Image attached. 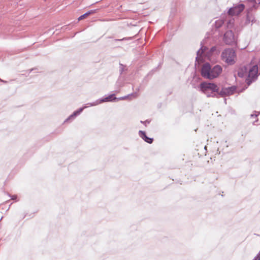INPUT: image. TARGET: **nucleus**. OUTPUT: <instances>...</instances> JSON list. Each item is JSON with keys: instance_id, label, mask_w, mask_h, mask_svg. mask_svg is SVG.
Here are the masks:
<instances>
[{"instance_id": "obj_10", "label": "nucleus", "mask_w": 260, "mask_h": 260, "mask_svg": "<svg viewBox=\"0 0 260 260\" xmlns=\"http://www.w3.org/2000/svg\"><path fill=\"white\" fill-rule=\"evenodd\" d=\"M87 106H83L79 108L78 110L74 111L72 114L69 116L64 121V123L70 122L73 121L77 116L79 115L83 110L86 108Z\"/></svg>"}, {"instance_id": "obj_7", "label": "nucleus", "mask_w": 260, "mask_h": 260, "mask_svg": "<svg viewBox=\"0 0 260 260\" xmlns=\"http://www.w3.org/2000/svg\"><path fill=\"white\" fill-rule=\"evenodd\" d=\"M244 7L245 6L243 4L237 5L229 10L228 14L231 16L238 15L243 11Z\"/></svg>"}, {"instance_id": "obj_12", "label": "nucleus", "mask_w": 260, "mask_h": 260, "mask_svg": "<svg viewBox=\"0 0 260 260\" xmlns=\"http://www.w3.org/2000/svg\"><path fill=\"white\" fill-rule=\"evenodd\" d=\"M129 96H133L134 98H136L137 96V94L136 93H134L131 94H129L127 96L120 97L119 98H117L118 100H124L127 99Z\"/></svg>"}, {"instance_id": "obj_24", "label": "nucleus", "mask_w": 260, "mask_h": 260, "mask_svg": "<svg viewBox=\"0 0 260 260\" xmlns=\"http://www.w3.org/2000/svg\"><path fill=\"white\" fill-rule=\"evenodd\" d=\"M255 0H249V2H253V1H254Z\"/></svg>"}, {"instance_id": "obj_4", "label": "nucleus", "mask_w": 260, "mask_h": 260, "mask_svg": "<svg viewBox=\"0 0 260 260\" xmlns=\"http://www.w3.org/2000/svg\"><path fill=\"white\" fill-rule=\"evenodd\" d=\"M216 50V48L215 46L211 47L208 50V48L202 46L197 52L196 61H198V62H202L204 57L210 59V56Z\"/></svg>"}, {"instance_id": "obj_9", "label": "nucleus", "mask_w": 260, "mask_h": 260, "mask_svg": "<svg viewBox=\"0 0 260 260\" xmlns=\"http://www.w3.org/2000/svg\"><path fill=\"white\" fill-rule=\"evenodd\" d=\"M116 99L117 98L115 96V94H112L106 98H102L96 100L93 102V104H90V105H98L101 103L110 101L112 102Z\"/></svg>"}, {"instance_id": "obj_19", "label": "nucleus", "mask_w": 260, "mask_h": 260, "mask_svg": "<svg viewBox=\"0 0 260 260\" xmlns=\"http://www.w3.org/2000/svg\"><path fill=\"white\" fill-rule=\"evenodd\" d=\"M93 102H92V103H88L85 104L84 106H87V107H86V108H88L89 107L95 106V105H90V104H93Z\"/></svg>"}, {"instance_id": "obj_16", "label": "nucleus", "mask_w": 260, "mask_h": 260, "mask_svg": "<svg viewBox=\"0 0 260 260\" xmlns=\"http://www.w3.org/2000/svg\"><path fill=\"white\" fill-rule=\"evenodd\" d=\"M246 21L248 22H253L252 16L250 15L249 13L247 14Z\"/></svg>"}, {"instance_id": "obj_3", "label": "nucleus", "mask_w": 260, "mask_h": 260, "mask_svg": "<svg viewBox=\"0 0 260 260\" xmlns=\"http://www.w3.org/2000/svg\"><path fill=\"white\" fill-rule=\"evenodd\" d=\"M200 90L207 95V97H218L219 87L217 85L212 83L202 82L199 86Z\"/></svg>"}, {"instance_id": "obj_17", "label": "nucleus", "mask_w": 260, "mask_h": 260, "mask_svg": "<svg viewBox=\"0 0 260 260\" xmlns=\"http://www.w3.org/2000/svg\"><path fill=\"white\" fill-rule=\"evenodd\" d=\"M124 68H125L124 66H123L122 64H120V72L121 74H122V73L124 71Z\"/></svg>"}, {"instance_id": "obj_8", "label": "nucleus", "mask_w": 260, "mask_h": 260, "mask_svg": "<svg viewBox=\"0 0 260 260\" xmlns=\"http://www.w3.org/2000/svg\"><path fill=\"white\" fill-rule=\"evenodd\" d=\"M236 90L235 86L222 88L220 91L218 90V95L221 96H228L233 94Z\"/></svg>"}, {"instance_id": "obj_22", "label": "nucleus", "mask_w": 260, "mask_h": 260, "mask_svg": "<svg viewBox=\"0 0 260 260\" xmlns=\"http://www.w3.org/2000/svg\"><path fill=\"white\" fill-rule=\"evenodd\" d=\"M141 123H144L145 124L149 123L150 121L148 120H146L145 121L143 122L142 121H141Z\"/></svg>"}, {"instance_id": "obj_21", "label": "nucleus", "mask_w": 260, "mask_h": 260, "mask_svg": "<svg viewBox=\"0 0 260 260\" xmlns=\"http://www.w3.org/2000/svg\"><path fill=\"white\" fill-rule=\"evenodd\" d=\"M127 39L126 38H124L122 39H115V41H123V40H126Z\"/></svg>"}, {"instance_id": "obj_23", "label": "nucleus", "mask_w": 260, "mask_h": 260, "mask_svg": "<svg viewBox=\"0 0 260 260\" xmlns=\"http://www.w3.org/2000/svg\"><path fill=\"white\" fill-rule=\"evenodd\" d=\"M1 82H4V83H7V81H4V80H1Z\"/></svg>"}, {"instance_id": "obj_2", "label": "nucleus", "mask_w": 260, "mask_h": 260, "mask_svg": "<svg viewBox=\"0 0 260 260\" xmlns=\"http://www.w3.org/2000/svg\"><path fill=\"white\" fill-rule=\"evenodd\" d=\"M222 69L219 65H215L211 68L210 64L207 62L202 67L201 75L206 79H213L217 77L222 72Z\"/></svg>"}, {"instance_id": "obj_1", "label": "nucleus", "mask_w": 260, "mask_h": 260, "mask_svg": "<svg viewBox=\"0 0 260 260\" xmlns=\"http://www.w3.org/2000/svg\"><path fill=\"white\" fill-rule=\"evenodd\" d=\"M238 74L240 77L246 76L245 81L248 86H249L258 77V67L257 65L244 66L241 67Z\"/></svg>"}, {"instance_id": "obj_15", "label": "nucleus", "mask_w": 260, "mask_h": 260, "mask_svg": "<svg viewBox=\"0 0 260 260\" xmlns=\"http://www.w3.org/2000/svg\"><path fill=\"white\" fill-rule=\"evenodd\" d=\"M259 112L254 111V113L251 114L250 116L251 118H255V122H257L258 121V119L257 118V117L259 115Z\"/></svg>"}, {"instance_id": "obj_5", "label": "nucleus", "mask_w": 260, "mask_h": 260, "mask_svg": "<svg viewBox=\"0 0 260 260\" xmlns=\"http://www.w3.org/2000/svg\"><path fill=\"white\" fill-rule=\"evenodd\" d=\"M221 56L222 60L228 64H233L236 62V52L233 49H224L222 51Z\"/></svg>"}, {"instance_id": "obj_14", "label": "nucleus", "mask_w": 260, "mask_h": 260, "mask_svg": "<svg viewBox=\"0 0 260 260\" xmlns=\"http://www.w3.org/2000/svg\"><path fill=\"white\" fill-rule=\"evenodd\" d=\"M93 13V11H88L87 12L85 13V14H84L83 15L80 16L79 18H78V21H80L82 19H83L84 18H85L86 17H87V16L89 15L90 14H92Z\"/></svg>"}, {"instance_id": "obj_25", "label": "nucleus", "mask_w": 260, "mask_h": 260, "mask_svg": "<svg viewBox=\"0 0 260 260\" xmlns=\"http://www.w3.org/2000/svg\"><path fill=\"white\" fill-rule=\"evenodd\" d=\"M224 102L226 103V99H224Z\"/></svg>"}, {"instance_id": "obj_6", "label": "nucleus", "mask_w": 260, "mask_h": 260, "mask_svg": "<svg viewBox=\"0 0 260 260\" xmlns=\"http://www.w3.org/2000/svg\"><path fill=\"white\" fill-rule=\"evenodd\" d=\"M223 40L227 45H232L236 42V38L234 32L231 30H227L224 34Z\"/></svg>"}, {"instance_id": "obj_20", "label": "nucleus", "mask_w": 260, "mask_h": 260, "mask_svg": "<svg viewBox=\"0 0 260 260\" xmlns=\"http://www.w3.org/2000/svg\"><path fill=\"white\" fill-rule=\"evenodd\" d=\"M11 199L13 200H16L17 198V196H16V195L12 196H11Z\"/></svg>"}, {"instance_id": "obj_13", "label": "nucleus", "mask_w": 260, "mask_h": 260, "mask_svg": "<svg viewBox=\"0 0 260 260\" xmlns=\"http://www.w3.org/2000/svg\"><path fill=\"white\" fill-rule=\"evenodd\" d=\"M223 23H224V21L222 20H220V19L216 21L215 22V27L216 28H220V27H221L222 26Z\"/></svg>"}, {"instance_id": "obj_18", "label": "nucleus", "mask_w": 260, "mask_h": 260, "mask_svg": "<svg viewBox=\"0 0 260 260\" xmlns=\"http://www.w3.org/2000/svg\"><path fill=\"white\" fill-rule=\"evenodd\" d=\"M233 22H232L231 20L230 21L228 24V27L231 28L233 26Z\"/></svg>"}, {"instance_id": "obj_11", "label": "nucleus", "mask_w": 260, "mask_h": 260, "mask_svg": "<svg viewBox=\"0 0 260 260\" xmlns=\"http://www.w3.org/2000/svg\"><path fill=\"white\" fill-rule=\"evenodd\" d=\"M139 135L146 142L149 144H151L153 142V139L148 137L145 132L139 131Z\"/></svg>"}]
</instances>
